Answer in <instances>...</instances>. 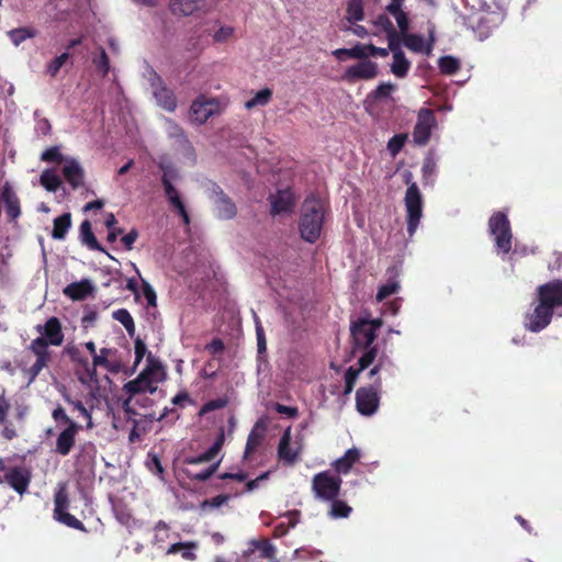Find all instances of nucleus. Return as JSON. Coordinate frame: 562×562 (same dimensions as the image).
Listing matches in <instances>:
<instances>
[{
    "instance_id": "obj_1",
    "label": "nucleus",
    "mask_w": 562,
    "mask_h": 562,
    "mask_svg": "<svg viewBox=\"0 0 562 562\" xmlns=\"http://www.w3.org/2000/svg\"><path fill=\"white\" fill-rule=\"evenodd\" d=\"M561 306L562 281L554 280L538 286L535 306L525 315V328L531 333L541 331L551 323L554 310Z\"/></svg>"
},
{
    "instance_id": "obj_2",
    "label": "nucleus",
    "mask_w": 562,
    "mask_h": 562,
    "mask_svg": "<svg viewBox=\"0 0 562 562\" xmlns=\"http://www.w3.org/2000/svg\"><path fill=\"white\" fill-rule=\"evenodd\" d=\"M358 368L350 367L345 373V393L352 392L359 374L369 367L368 376L374 379L378 375H384V379H391L395 375V364L393 360L385 353H379L378 348L373 347L364 351L358 360Z\"/></svg>"
},
{
    "instance_id": "obj_3",
    "label": "nucleus",
    "mask_w": 562,
    "mask_h": 562,
    "mask_svg": "<svg viewBox=\"0 0 562 562\" xmlns=\"http://www.w3.org/2000/svg\"><path fill=\"white\" fill-rule=\"evenodd\" d=\"M234 34L235 29L232 25L222 24L218 20L206 21L195 29L189 38L188 46L190 50L201 53L210 45V37L216 44H224L233 38Z\"/></svg>"
},
{
    "instance_id": "obj_4",
    "label": "nucleus",
    "mask_w": 562,
    "mask_h": 562,
    "mask_svg": "<svg viewBox=\"0 0 562 562\" xmlns=\"http://www.w3.org/2000/svg\"><path fill=\"white\" fill-rule=\"evenodd\" d=\"M325 216V204L315 196L307 198L301 211L299 229L307 243H315L321 236Z\"/></svg>"
},
{
    "instance_id": "obj_5",
    "label": "nucleus",
    "mask_w": 562,
    "mask_h": 562,
    "mask_svg": "<svg viewBox=\"0 0 562 562\" xmlns=\"http://www.w3.org/2000/svg\"><path fill=\"white\" fill-rule=\"evenodd\" d=\"M157 165L162 172L161 183L167 200L169 201L171 206H173L178 211L179 215L183 218V222L186 224H189V215L186 211L184 204L180 198L178 190L175 188L172 183L173 181L180 178L179 170L177 169L175 164L166 156H161L158 159Z\"/></svg>"
},
{
    "instance_id": "obj_6",
    "label": "nucleus",
    "mask_w": 562,
    "mask_h": 562,
    "mask_svg": "<svg viewBox=\"0 0 562 562\" xmlns=\"http://www.w3.org/2000/svg\"><path fill=\"white\" fill-rule=\"evenodd\" d=\"M487 226L496 254L508 255L513 249V232L507 214L502 211L494 212Z\"/></svg>"
},
{
    "instance_id": "obj_7",
    "label": "nucleus",
    "mask_w": 562,
    "mask_h": 562,
    "mask_svg": "<svg viewBox=\"0 0 562 562\" xmlns=\"http://www.w3.org/2000/svg\"><path fill=\"white\" fill-rule=\"evenodd\" d=\"M412 178L411 172L404 175L405 182L408 184L404 196V204L409 237L416 233L423 216V195L417 183L413 182Z\"/></svg>"
},
{
    "instance_id": "obj_8",
    "label": "nucleus",
    "mask_w": 562,
    "mask_h": 562,
    "mask_svg": "<svg viewBox=\"0 0 562 562\" xmlns=\"http://www.w3.org/2000/svg\"><path fill=\"white\" fill-rule=\"evenodd\" d=\"M382 326L381 318H370L368 315L351 322L350 333L357 348L364 351L373 348L376 330Z\"/></svg>"
},
{
    "instance_id": "obj_9",
    "label": "nucleus",
    "mask_w": 562,
    "mask_h": 562,
    "mask_svg": "<svg viewBox=\"0 0 562 562\" xmlns=\"http://www.w3.org/2000/svg\"><path fill=\"white\" fill-rule=\"evenodd\" d=\"M382 379H384V375L380 374L374 378L372 385L360 387L357 391L356 405L361 415L371 416L376 412L380 403L379 392L382 387Z\"/></svg>"
},
{
    "instance_id": "obj_10",
    "label": "nucleus",
    "mask_w": 562,
    "mask_h": 562,
    "mask_svg": "<svg viewBox=\"0 0 562 562\" xmlns=\"http://www.w3.org/2000/svg\"><path fill=\"white\" fill-rule=\"evenodd\" d=\"M341 479L338 475L329 472H321L314 475L312 481V488L318 499L331 502L337 498L340 487Z\"/></svg>"
},
{
    "instance_id": "obj_11",
    "label": "nucleus",
    "mask_w": 562,
    "mask_h": 562,
    "mask_svg": "<svg viewBox=\"0 0 562 562\" xmlns=\"http://www.w3.org/2000/svg\"><path fill=\"white\" fill-rule=\"evenodd\" d=\"M437 127V119L434 112L423 108L417 113V121L412 137L417 146H426L431 137L432 131Z\"/></svg>"
},
{
    "instance_id": "obj_12",
    "label": "nucleus",
    "mask_w": 562,
    "mask_h": 562,
    "mask_svg": "<svg viewBox=\"0 0 562 562\" xmlns=\"http://www.w3.org/2000/svg\"><path fill=\"white\" fill-rule=\"evenodd\" d=\"M218 112L220 102L217 99L201 95L192 102L189 111V117L191 122L201 125Z\"/></svg>"
},
{
    "instance_id": "obj_13",
    "label": "nucleus",
    "mask_w": 562,
    "mask_h": 562,
    "mask_svg": "<svg viewBox=\"0 0 562 562\" xmlns=\"http://www.w3.org/2000/svg\"><path fill=\"white\" fill-rule=\"evenodd\" d=\"M378 75V66L375 63L363 59L362 61L348 67L342 76L345 80H370Z\"/></svg>"
},
{
    "instance_id": "obj_14",
    "label": "nucleus",
    "mask_w": 562,
    "mask_h": 562,
    "mask_svg": "<svg viewBox=\"0 0 562 562\" xmlns=\"http://www.w3.org/2000/svg\"><path fill=\"white\" fill-rule=\"evenodd\" d=\"M271 214L283 215L291 213L295 205V198L290 189L279 190L270 198Z\"/></svg>"
},
{
    "instance_id": "obj_15",
    "label": "nucleus",
    "mask_w": 562,
    "mask_h": 562,
    "mask_svg": "<svg viewBox=\"0 0 562 562\" xmlns=\"http://www.w3.org/2000/svg\"><path fill=\"white\" fill-rule=\"evenodd\" d=\"M301 452V446L291 441V429L288 428L280 438L278 446V456L281 461L293 464L297 461Z\"/></svg>"
},
{
    "instance_id": "obj_16",
    "label": "nucleus",
    "mask_w": 562,
    "mask_h": 562,
    "mask_svg": "<svg viewBox=\"0 0 562 562\" xmlns=\"http://www.w3.org/2000/svg\"><path fill=\"white\" fill-rule=\"evenodd\" d=\"M256 550H259V557L262 559H274L277 548L268 540H250L248 548L243 552L239 562H252V555Z\"/></svg>"
},
{
    "instance_id": "obj_17",
    "label": "nucleus",
    "mask_w": 562,
    "mask_h": 562,
    "mask_svg": "<svg viewBox=\"0 0 562 562\" xmlns=\"http://www.w3.org/2000/svg\"><path fill=\"white\" fill-rule=\"evenodd\" d=\"M151 88L158 105L166 111L173 112L177 108L176 98L172 91L160 85V78L157 75L151 78Z\"/></svg>"
},
{
    "instance_id": "obj_18",
    "label": "nucleus",
    "mask_w": 562,
    "mask_h": 562,
    "mask_svg": "<svg viewBox=\"0 0 562 562\" xmlns=\"http://www.w3.org/2000/svg\"><path fill=\"white\" fill-rule=\"evenodd\" d=\"M390 50L393 54V61L391 64L392 74L397 78H404L411 68V61L405 57L404 52L401 49L398 40L395 42L394 40H391Z\"/></svg>"
},
{
    "instance_id": "obj_19",
    "label": "nucleus",
    "mask_w": 562,
    "mask_h": 562,
    "mask_svg": "<svg viewBox=\"0 0 562 562\" xmlns=\"http://www.w3.org/2000/svg\"><path fill=\"white\" fill-rule=\"evenodd\" d=\"M5 481L19 494H23L31 481V473L27 469L16 467L5 472Z\"/></svg>"
},
{
    "instance_id": "obj_20",
    "label": "nucleus",
    "mask_w": 562,
    "mask_h": 562,
    "mask_svg": "<svg viewBox=\"0 0 562 562\" xmlns=\"http://www.w3.org/2000/svg\"><path fill=\"white\" fill-rule=\"evenodd\" d=\"M63 176L72 189H77L82 184L83 169L76 158L66 157L64 159Z\"/></svg>"
},
{
    "instance_id": "obj_21",
    "label": "nucleus",
    "mask_w": 562,
    "mask_h": 562,
    "mask_svg": "<svg viewBox=\"0 0 562 562\" xmlns=\"http://www.w3.org/2000/svg\"><path fill=\"white\" fill-rule=\"evenodd\" d=\"M36 329L49 345L60 346L64 341L61 325L57 317L48 318L45 325H37Z\"/></svg>"
},
{
    "instance_id": "obj_22",
    "label": "nucleus",
    "mask_w": 562,
    "mask_h": 562,
    "mask_svg": "<svg viewBox=\"0 0 562 562\" xmlns=\"http://www.w3.org/2000/svg\"><path fill=\"white\" fill-rule=\"evenodd\" d=\"M80 425L71 424V427H66L56 439L55 451L66 457L70 453L71 449L75 446L76 435L80 429Z\"/></svg>"
},
{
    "instance_id": "obj_23",
    "label": "nucleus",
    "mask_w": 562,
    "mask_h": 562,
    "mask_svg": "<svg viewBox=\"0 0 562 562\" xmlns=\"http://www.w3.org/2000/svg\"><path fill=\"white\" fill-rule=\"evenodd\" d=\"M165 131L170 139H175V145L181 150H190L191 145L183 130L171 119H165Z\"/></svg>"
},
{
    "instance_id": "obj_24",
    "label": "nucleus",
    "mask_w": 562,
    "mask_h": 562,
    "mask_svg": "<svg viewBox=\"0 0 562 562\" xmlns=\"http://www.w3.org/2000/svg\"><path fill=\"white\" fill-rule=\"evenodd\" d=\"M92 291V282L89 279H83L68 284L63 290V293L74 301H81L85 300Z\"/></svg>"
},
{
    "instance_id": "obj_25",
    "label": "nucleus",
    "mask_w": 562,
    "mask_h": 562,
    "mask_svg": "<svg viewBox=\"0 0 562 562\" xmlns=\"http://www.w3.org/2000/svg\"><path fill=\"white\" fill-rule=\"evenodd\" d=\"M403 36L404 45L419 54L430 55L432 50V43L428 42L422 35L408 34L407 32L401 33Z\"/></svg>"
},
{
    "instance_id": "obj_26",
    "label": "nucleus",
    "mask_w": 562,
    "mask_h": 562,
    "mask_svg": "<svg viewBox=\"0 0 562 562\" xmlns=\"http://www.w3.org/2000/svg\"><path fill=\"white\" fill-rule=\"evenodd\" d=\"M140 373H147L146 380L150 382L151 385H156L164 379L165 372L160 361L154 357L150 352L146 358V367Z\"/></svg>"
},
{
    "instance_id": "obj_27",
    "label": "nucleus",
    "mask_w": 562,
    "mask_h": 562,
    "mask_svg": "<svg viewBox=\"0 0 562 562\" xmlns=\"http://www.w3.org/2000/svg\"><path fill=\"white\" fill-rule=\"evenodd\" d=\"M214 205L220 218L229 220L236 215L235 204L222 192H215Z\"/></svg>"
},
{
    "instance_id": "obj_28",
    "label": "nucleus",
    "mask_w": 562,
    "mask_h": 562,
    "mask_svg": "<svg viewBox=\"0 0 562 562\" xmlns=\"http://www.w3.org/2000/svg\"><path fill=\"white\" fill-rule=\"evenodd\" d=\"M147 373H139L138 376L124 385V391L130 395L134 396L139 393H150L153 394L156 390V385H151L148 380H146Z\"/></svg>"
},
{
    "instance_id": "obj_29",
    "label": "nucleus",
    "mask_w": 562,
    "mask_h": 562,
    "mask_svg": "<svg viewBox=\"0 0 562 562\" xmlns=\"http://www.w3.org/2000/svg\"><path fill=\"white\" fill-rule=\"evenodd\" d=\"M1 201L4 204L7 215L11 220H15L20 216V202L14 191L9 187L4 186L1 192Z\"/></svg>"
},
{
    "instance_id": "obj_30",
    "label": "nucleus",
    "mask_w": 562,
    "mask_h": 562,
    "mask_svg": "<svg viewBox=\"0 0 562 562\" xmlns=\"http://www.w3.org/2000/svg\"><path fill=\"white\" fill-rule=\"evenodd\" d=\"M404 0H391L386 5V11L396 20L397 26L401 33L408 32V19L406 13L403 11Z\"/></svg>"
},
{
    "instance_id": "obj_31",
    "label": "nucleus",
    "mask_w": 562,
    "mask_h": 562,
    "mask_svg": "<svg viewBox=\"0 0 562 562\" xmlns=\"http://www.w3.org/2000/svg\"><path fill=\"white\" fill-rule=\"evenodd\" d=\"M196 549L198 542L194 541L175 542L167 549L166 554L170 555L180 553L182 559L187 561H194L196 559Z\"/></svg>"
},
{
    "instance_id": "obj_32",
    "label": "nucleus",
    "mask_w": 562,
    "mask_h": 562,
    "mask_svg": "<svg viewBox=\"0 0 562 562\" xmlns=\"http://www.w3.org/2000/svg\"><path fill=\"white\" fill-rule=\"evenodd\" d=\"M359 459L360 451L357 448L348 449L341 458L334 462V468L337 472L346 474Z\"/></svg>"
},
{
    "instance_id": "obj_33",
    "label": "nucleus",
    "mask_w": 562,
    "mask_h": 562,
    "mask_svg": "<svg viewBox=\"0 0 562 562\" xmlns=\"http://www.w3.org/2000/svg\"><path fill=\"white\" fill-rule=\"evenodd\" d=\"M204 0H171L170 8L175 14L189 15L201 9Z\"/></svg>"
},
{
    "instance_id": "obj_34",
    "label": "nucleus",
    "mask_w": 562,
    "mask_h": 562,
    "mask_svg": "<svg viewBox=\"0 0 562 562\" xmlns=\"http://www.w3.org/2000/svg\"><path fill=\"white\" fill-rule=\"evenodd\" d=\"M437 173V159L434 151L430 150L424 158L422 166V175L424 184H432Z\"/></svg>"
},
{
    "instance_id": "obj_35",
    "label": "nucleus",
    "mask_w": 562,
    "mask_h": 562,
    "mask_svg": "<svg viewBox=\"0 0 562 562\" xmlns=\"http://www.w3.org/2000/svg\"><path fill=\"white\" fill-rule=\"evenodd\" d=\"M71 226V215L70 213H64L63 215L56 217L54 220V227L52 232V237L54 239L61 240L66 237L68 229Z\"/></svg>"
},
{
    "instance_id": "obj_36",
    "label": "nucleus",
    "mask_w": 562,
    "mask_h": 562,
    "mask_svg": "<svg viewBox=\"0 0 562 562\" xmlns=\"http://www.w3.org/2000/svg\"><path fill=\"white\" fill-rule=\"evenodd\" d=\"M80 238L82 244L88 246L92 250L104 251L99 245L94 234L92 233L91 224L89 221H83L80 225Z\"/></svg>"
},
{
    "instance_id": "obj_37",
    "label": "nucleus",
    "mask_w": 562,
    "mask_h": 562,
    "mask_svg": "<svg viewBox=\"0 0 562 562\" xmlns=\"http://www.w3.org/2000/svg\"><path fill=\"white\" fill-rule=\"evenodd\" d=\"M222 448V439L216 440L206 451L198 457H191L186 460L188 464H199L212 461Z\"/></svg>"
},
{
    "instance_id": "obj_38",
    "label": "nucleus",
    "mask_w": 562,
    "mask_h": 562,
    "mask_svg": "<svg viewBox=\"0 0 562 562\" xmlns=\"http://www.w3.org/2000/svg\"><path fill=\"white\" fill-rule=\"evenodd\" d=\"M222 448V439L216 440L206 451L198 457H191L186 460L188 464H199L212 461Z\"/></svg>"
},
{
    "instance_id": "obj_39",
    "label": "nucleus",
    "mask_w": 562,
    "mask_h": 562,
    "mask_svg": "<svg viewBox=\"0 0 562 562\" xmlns=\"http://www.w3.org/2000/svg\"><path fill=\"white\" fill-rule=\"evenodd\" d=\"M40 182L49 192H56L61 184L55 169H45L41 175Z\"/></svg>"
},
{
    "instance_id": "obj_40",
    "label": "nucleus",
    "mask_w": 562,
    "mask_h": 562,
    "mask_svg": "<svg viewBox=\"0 0 562 562\" xmlns=\"http://www.w3.org/2000/svg\"><path fill=\"white\" fill-rule=\"evenodd\" d=\"M113 319L123 325L130 336L135 334V324L131 313L126 308H119L112 313Z\"/></svg>"
},
{
    "instance_id": "obj_41",
    "label": "nucleus",
    "mask_w": 562,
    "mask_h": 562,
    "mask_svg": "<svg viewBox=\"0 0 562 562\" xmlns=\"http://www.w3.org/2000/svg\"><path fill=\"white\" fill-rule=\"evenodd\" d=\"M112 353H113L112 349L102 348L99 353L95 352L93 355L92 371L91 372L89 371L91 376L94 373L97 367H102V368H105V369H108L110 371H114L113 366L109 361V357Z\"/></svg>"
},
{
    "instance_id": "obj_42",
    "label": "nucleus",
    "mask_w": 562,
    "mask_h": 562,
    "mask_svg": "<svg viewBox=\"0 0 562 562\" xmlns=\"http://www.w3.org/2000/svg\"><path fill=\"white\" fill-rule=\"evenodd\" d=\"M438 67L442 74L451 76L459 71L461 64L458 58L447 55L439 58Z\"/></svg>"
},
{
    "instance_id": "obj_43",
    "label": "nucleus",
    "mask_w": 562,
    "mask_h": 562,
    "mask_svg": "<svg viewBox=\"0 0 562 562\" xmlns=\"http://www.w3.org/2000/svg\"><path fill=\"white\" fill-rule=\"evenodd\" d=\"M271 97L272 91L269 88L261 89L245 103V108L250 110L256 106H265L270 102Z\"/></svg>"
},
{
    "instance_id": "obj_44",
    "label": "nucleus",
    "mask_w": 562,
    "mask_h": 562,
    "mask_svg": "<svg viewBox=\"0 0 562 562\" xmlns=\"http://www.w3.org/2000/svg\"><path fill=\"white\" fill-rule=\"evenodd\" d=\"M30 350L36 356V359L49 360L48 342L44 337L35 338L30 345Z\"/></svg>"
},
{
    "instance_id": "obj_45",
    "label": "nucleus",
    "mask_w": 562,
    "mask_h": 562,
    "mask_svg": "<svg viewBox=\"0 0 562 562\" xmlns=\"http://www.w3.org/2000/svg\"><path fill=\"white\" fill-rule=\"evenodd\" d=\"M351 510H352V508L349 505H347L345 502L337 501L335 498L334 501H331L328 515H329V517H331L334 519L347 518L350 515Z\"/></svg>"
},
{
    "instance_id": "obj_46",
    "label": "nucleus",
    "mask_w": 562,
    "mask_h": 562,
    "mask_svg": "<svg viewBox=\"0 0 562 562\" xmlns=\"http://www.w3.org/2000/svg\"><path fill=\"white\" fill-rule=\"evenodd\" d=\"M400 288H401V285H400L398 281H395V280L389 281L387 283H385L379 288V291L375 296L376 301L382 302L386 297H389L393 294H396L400 291Z\"/></svg>"
},
{
    "instance_id": "obj_47",
    "label": "nucleus",
    "mask_w": 562,
    "mask_h": 562,
    "mask_svg": "<svg viewBox=\"0 0 562 562\" xmlns=\"http://www.w3.org/2000/svg\"><path fill=\"white\" fill-rule=\"evenodd\" d=\"M374 23L383 29L390 43L391 40H394V42L398 40L394 25L386 15H379Z\"/></svg>"
},
{
    "instance_id": "obj_48",
    "label": "nucleus",
    "mask_w": 562,
    "mask_h": 562,
    "mask_svg": "<svg viewBox=\"0 0 562 562\" xmlns=\"http://www.w3.org/2000/svg\"><path fill=\"white\" fill-rule=\"evenodd\" d=\"M54 518L68 527H71V528H75L78 530L85 529L83 524L79 519H77L74 515L67 513V510H63L59 514H55Z\"/></svg>"
},
{
    "instance_id": "obj_49",
    "label": "nucleus",
    "mask_w": 562,
    "mask_h": 562,
    "mask_svg": "<svg viewBox=\"0 0 562 562\" xmlns=\"http://www.w3.org/2000/svg\"><path fill=\"white\" fill-rule=\"evenodd\" d=\"M54 515L59 514L63 510H67L68 507V495L66 488L64 486H59V488L55 492L54 496Z\"/></svg>"
},
{
    "instance_id": "obj_50",
    "label": "nucleus",
    "mask_w": 562,
    "mask_h": 562,
    "mask_svg": "<svg viewBox=\"0 0 562 562\" xmlns=\"http://www.w3.org/2000/svg\"><path fill=\"white\" fill-rule=\"evenodd\" d=\"M155 535H154V541L157 546H161L165 543L168 539H170V530L169 526L160 520L155 526Z\"/></svg>"
},
{
    "instance_id": "obj_51",
    "label": "nucleus",
    "mask_w": 562,
    "mask_h": 562,
    "mask_svg": "<svg viewBox=\"0 0 562 562\" xmlns=\"http://www.w3.org/2000/svg\"><path fill=\"white\" fill-rule=\"evenodd\" d=\"M65 401L74 407V409L78 411L85 418H87V428H92V417L91 413L86 408L81 401L72 400L68 395L64 396Z\"/></svg>"
},
{
    "instance_id": "obj_52",
    "label": "nucleus",
    "mask_w": 562,
    "mask_h": 562,
    "mask_svg": "<svg viewBox=\"0 0 562 562\" xmlns=\"http://www.w3.org/2000/svg\"><path fill=\"white\" fill-rule=\"evenodd\" d=\"M406 139H407V134H397V135H394L387 142V150L392 157H395L402 150Z\"/></svg>"
},
{
    "instance_id": "obj_53",
    "label": "nucleus",
    "mask_w": 562,
    "mask_h": 562,
    "mask_svg": "<svg viewBox=\"0 0 562 562\" xmlns=\"http://www.w3.org/2000/svg\"><path fill=\"white\" fill-rule=\"evenodd\" d=\"M94 66L105 76L110 70V63L104 48L100 47L98 54L92 58Z\"/></svg>"
},
{
    "instance_id": "obj_54",
    "label": "nucleus",
    "mask_w": 562,
    "mask_h": 562,
    "mask_svg": "<svg viewBox=\"0 0 562 562\" xmlns=\"http://www.w3.org/2000/svg\"><path fill=\"white\" fill-rule=\"evenodd\" d=\"M68 59H69V54L68 53H63L61 55H59L56 58H54L47 65L46 72L50 77H55L58 74V71L60 70V68L67 63Z\"/></svg>"
},
{
    "instance_id": "obj_55",
    "label": "nucleus",
    "mask_w": 562,
    "mask_h": 562,
    "mask_svg": "<svg viewBox=\"0 0 562 562\" xmlns=\"http://www.w3.org/2000/svg\"><path fill=\"white\" fill-rule=\"evenodd\" d=\"M348 20L351 21H361L363 19V11L361 7L360 0H349L348 8Z\"/></svg>"
},
{
    "instance_id": "obj_56",
    "label": "nucleus",
    "mask_w": 562,
    "mask_h": 562,
    "mask_svg": "<svg viewBox=\"0 0 562 562\" xmlns=\"http://www.w3.org/2000/svg\"><path fill=\"white\" fill-rule=\"evenodd\" d=\"M41 158L43 161L57 162L59 165H63L64 159L66 157L61 155L59 147L54 146L43 151Z\"/></svg>"
},
{
    "instance_id": "obj_57",
    "label": "nucleus",
    "mask_w": 562,
    "mask_h": 562,
    "mask_svg": "<svg viewBox=\"0 0 562 562\" xmlns=\"http://www.w3.org/2000/svg\"><path fill=\"white\" fill-rule=\"evenodd\" d=\"M12 43L18 46L26 38L33 37L34 33L29 29H15L8 33Z\"/></svg>"
},
{
    "instance_id": "obj_58",
    "label": "nucleus",
    "mask_w": 562,
    "mask_h": 562,
    "mask_svg": "<svg viewBox=\"0 0 562 562\" xmlns=\"http://www.w3.org/2000/svg\"><path fill=\"white\" fill-rule=\"evenodd\" d=\"M218 464H220V461L211 464L205 470H202V471H199V472H189L188 474H189L190 479H192V480H195V481H199V482H204V481L210 479L215 473V471L218 468Z\"/></svg>"
},
{
    "instance_id": "obj_59",
    "label": "nucleus",
    "mask_w": 562,
    "mask_h": 562,
    "mask_svg": "<svg viewBox=\"0 0 562 562\" xmlns=\"http://www.w3.org/2000/svg\"><path fill=\"white\" fill-rule=\"evenodd\" d=\"M261 435L252 429L248 435L244 458H247L260 443Z\"/></svg>"
},
{
    "instance_id": "obj_60",
    "label": "nucleus",
    "mask_w": 562,
    "mask_h": 562,
    "mask_svg": "<svg viewBox=\"0 0 562 562\" xmlns=\"http://www.w3.org/2000/svg\"><path fill=\"white\" fill-rule=\"evenodd\" d=\"M143 295L146 300L147 306L155 307L157 303V295L153 286L143 280Z\"/></svg>"
},
{
    "instance_id": "obj_61",
    "label": "nucleus",
    "mask_w": 562,
    "mask_h": 562,
    "mask_svg": "<svg viewBox=\"0 0 562 562\" xmlns=\"http://www.w3.org/2000/svg\"><path fill=\"white\" fill-rule=\"evenodd\" d=\"M52 417L56 423L63 422L64 424L67 425V427H71V424H77L76 422L68 417L65 409L60 405L54 408Z\"/></svg>"
},
{
    "instance_id": "obj_62",
    "label": "nucleus",
    "mask_w": 562,
    "mask_h": 562,
    "mask_svg": "<svg viewBox=\"0 0 562 562\" xmlns=\"http://www.w3.org/2000/svg\"><path fill=\"white\" fill-rule=\"evenodd\" d=\"M47 362L46 360H42V359H36V361L33 363V366L29 369V374H30V378H29V382H27V385H30L31 383L34 382V380L36 379V376L41 373V371L47 366Z\"/></svg>"
},
{
    "instance_id": "obj_63",
    "label": "nucleus",
    "mask_w": 562,
    "mask_h": 562,
    "mask_svg": "<svg viewBox=\"0 0 562 562\" xmlns=\"http://www.w3.org/2000/svg\"><path fill=\"white\" fill-rule=\"evenodd\" d=\"M369 55V45L357 44L351 48H348L349 58H364Z\"/></svg>"
},
{
    "instance_id": "obj_64",
    "label": "nucleus",
    "mask_w": 562,
    "mask_h": 562,
    "mask_svg": "<svg viewBox=\"0 0 562 562\" xmlns=\"http://www.w3.org/2000/svg\"><path fill=\"white\" fill-rule=\"evenodd\" d=\"M134 350H135V366H137L140 363V361L143 360L145 355H148L149 352H147L146 344L143 340H140L139 338H137L135 340Z\"/></svg>"
}]
</instances>
